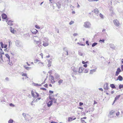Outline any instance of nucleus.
I'll return each mask as SVG.
<instances>
[{
	"instance_id": "nucleus-1",
	"label": "nucleus",
	"mask_w": 123,
	"mask_h": 123,
	"mask_svg": "<svg viewBox=\"0 0 123 123\" xmlns=\"http://www.w3.org/2000/svg\"><path fill=\"white\" fill-rule=\"evenodd\" d=\"M31 96L33 98H37L39 97L38 93L36 91L32 90L31 91Z\"/></svg>"
},
{
	"instance_id": "nucleus-2",
	"label": "nucleus",
	"mask_w": 123,
	"mask_h": 123,
	"mask_svg": "<svg viewBox=\"0 0 123 123\" xmlns=\"http://www.w3.org/2000/svg\"><path fill=\"white\" fill-rule=\"evenodd\" d=\"M43 45L44 47H46L48 46L49 45L48 43V39H44L43 40Z\"/></svg>"
},
{
	"instance_id": "nucleus-3",
	"label": "nucleus",
	"mask_w": 123,
	"mask_h": 123,
	"mask_svg": "<svg viewBox=\"0 0 123 123\" xmlns=\"http://www.w3.org/2000/svg\"><path fill=\"white\" fill-rule=\"evenodd\" d=\"M22 115L26 119H28L31 118V116L28 114L24 113Z\"/></svg>"
},
{
	"instance_id": "nucleus-4",
	"label": "nucleus",
	"mask_w": 123,
	"mask_h": 123,
	"mask_svg": "<svg viewBox=\"0 0 123 123\" xmlns=\"http://www.w3.org/2000/svg\"><path fill=\"white\" fill-rule=\"evenodd\" d=\"M91 24L90 23L88 22H86L84 23V26L86 28H88L90 27Z\"/></svg>"
},
{
	"instance_id": "nucleus-5",
	"label": "nucleus",
	"mask_w": 123,
	"mask_h": 123,
	"mask_svg": "<svg viewBox=\"0 0 123 123\" xmlns=\"http://www.w3.org/2000/svg\"><path fill=\"white\" fill-rule=\"evenodd\" d=\"M113 21L114 25L116 26H118L120 25V24L118 20L117 19L114 20Z\"/></svg>"
},
{
	"instance_id": "nucleus-6",
	"label": "nucleus",
	"mask_w": 123,
	"mask_h": 123,
	"mask_svg": "<svg viewBox=\"0 0 123 123\" xmlns=\"http://www.w3.org/2000/svg\"><path fill=\"white\" fill-rule=\"evenodd\" d=\"M34 43L37 45L38 47H40L41 46V42L40 41H34Z\"/></svg>"
},
{
	"instance_id": "nucleus-7",
	"label": "nucleus",
	"mask_w": 123,
	"mask_h": 123,
	"mask_svg": "<svg viewBox=\"0 0 123 123\" xmlns=\"http://www.w3.org/2000/svg\"><path fill=\"white\" fill-rule=\"evenodd\" d=\"M121 70L119 68H117V71L115 75L116 76H117L119 74V73L121 72Z\"/></svg>"
},
{
	"instance_id": "nucleus-8",
	"label": "nucleus",
	"mask_w": 123,
	"mask_h": 123,
	"mask_svg": "<svg viewBox=\"0 0 123 123\" xmlns=\"http://www.w3.org/2000/svg\"><path fill=\"white\" fill-rule=\"evenodd\" d=\"M31 31L33 34H36L38 32V31L37 30L34 29H33L31 30Z\"/></svg>"
},
{
	"instance_id": "nucleus-9",
	"label": "nucleus",
	"mask_w": 123,
	"mask_h": 123,
	"mask_svg": "<svg viewBox=\"0 0 123 123\" xmlns=\"http://www.w3.org/2000/svg\"><path fill=\"white\" fill-rule=\"evenodd\" d=\"M53 104V100H51L49 101L48 103H47V106L49 107L52 105Z\"/></svg>"
},
{
	"instance_id": "nucleus-10",
	"label": "nucleus",
	"mask_w": 123,
	"mask_h": 123,
	"mask_svg": "<svg viewBox=\"0 0 123 123\" xmlns=\"http://www.w3.org/2000/svg\"><path fill=\"white\" fill-rule=\"evenodd\" d=\"M84 68L82 67H80L79 69V73H82L83 71Z\"/></svg>"
},
{
	"instance_id": "nucleus-11",
	"label": "nucleus",
	"mask_w": 123,
	"mask_h": 123,
	"mask_svg": "<svg viewBox=\"0 0 123 123\" xmlns=\"http://www.w3.org/2000/svg\"><path fill=\"white\" fill-rule=\"evenodd\" d=\"M38 62V63H40L42 65H43V63L40 62V61L39 60L37 59H36L34 60V62L35 63H37V62Z\"/></svg>"
},
{
	"instance_id": "nucleus-12",
	"label": "nucleus",
	"mask_w": 123,
	"mask_h": 123,
	"mask_svg": "<svg viewBox=\"0 0 123 123\" xmlns=\"http://www.w3.org/2000/svg\"><path fill=\"white\" fill-rule=\"evenodd\" d=\"M63 82V80L62 79H60L58 80V85H60L62 84Z\"/></svg>"
},
{
	"instance_id": "nucleus-13",
	"label": "nucleus",
	"mask_w": 123,
	"mask_h": 123,
	"mask_svg": "<svg viewBox=\"0 0 123 123\" xmlns=\"http://www.w3.org/2000/svg\"><path fill=\"white\" fill-rule=\"evenodd\" d=\"M1 16L2 18L4 19H6L7 17V15L4 13L2 14Z\"/></svg>"
},
{
	"instance_id": "nucleus-14",
	"label": "nucleus",
	"mask_w": 123,
	"mask_h": 123,
	"mask_svg": "<svg viewBox=\"0 0 123 123\" xmlns=\"http://www.w3.org/2000/svg\"><path fill=\"white\" fill-rule=\"evenodd\" d=\"M49 98L51 100H53V101L54 103H56L57 101L56 99H55L54 98H52L50 96H49Z\"/></svg>"
},
{
	"instance_id": "nucleus-15",
	"label": "nucleus",
	"mask_w": 123,
	"mask_h": 123,
	"mask_svg": "<svg viewBox=\"0 0 123 123\" xmlns=\"http://www.w3.org/2000/svg\"><path fill=\"white\" fill-rule=\"evenodd\" d=\"M104 89L105 90H108V85L107 83L104 84Z\"/></svg>"
},
{
	"instance_id": "nucleus-16",
	"label": "nucleus",
	"mask_w": 123,
	"mask_h": 123,
	"mask_svg": "<svg viewBox=\"0 0 123 123\" xmlns=\"http://www.w3.org/2000/svg\"><path fill=\"white\" fill-rule=\"evenodd\" d=\"M123 79V77L121 75H119L117 77V80H119L120 81H122Z\"/></svg>"
},
{
	"instance_id": "nucleus-17",
	"label": "nucleus",
	"mask_w": 123,
	"mask_h": 123,
	"mask_svg": "<svg viewBox=\"0 0 123 123\" xmlns=\"http://www.w3.org/2000/svg\"><path fill=\"white\" fill-rule=\"evenodd\" d=\"M96 71V69H94L91 70L90 71V74H92Z\"/></svg>"
},
{
	"instance_id": "nucleus-18",
	"label": "nucleus",
	"mask_w": 123,
	"mask_h": 123,
	"mask_svg": "<svg viewBox=\"0 0 123 123\" xmlns=\"http://www.w3.org/2000/svg\"><path fill=\"white\" fill-rule=\"evenodd\" d=\"M7 24L11 26L12 25H13L12 21L11 20H9L8 21Z\"/></svg>"
},
{
	"instance_id": "nucleus-19",
	"label": "nucleus",
	"mask_w": 123,
	"mask_h": 123,
	"mask_svg": "<svg viewBox=\"0 0 123 123\" xmlns=\"http://www.w3.org/2000/svg\"><path fill=\"white\" fill-rule=\"evenodd\" d=\"M120 96V95H119L117 96L115 98V100L114 101V103H115L116 100L119 98Z\"/></svg>"
},
{
	"instance_id": "nucleus-20",
	"label": "nucleus",
	"mask_w": 123,
	"mask_h": 123,
	"mask_svg": "<svg viewBox=\"0 0 123 123\" xmlns=\"http://www.w3.org/2000/svg\"><path fill=\"white\" fill-rule=\"evenodd\" d=\"M94 13L95 14H98L99 12L97 9L96 8L93 11Z\"/></svg>"
},
{
	"instance_id": "nucleus-21",
	"label": "nucleus",
	"mask_w": 123,
	"mask_h": 123,
	"mask_svg": "<svg viewBox=\"0 0 123 123\" xmlns=\"http://www.w3.org/2000/svg\"><path fill=\"white\" fill-rule=\"evenodd\" d=\"M76 118V117L75 118L73 119V118L71 117H69L68 118V121L69 122L70 121H71L72 120H75Z\"/></svg>"
},
{
	"instance_id": "nucleus-22",
	"label": "nucleus",
	"mask_w": 123,
	"mask_h": 123,
	"mask_svg": "<svg viewBox=\"0 0 123 123\" xmlns=\"http://www.w3.org/2000/svg\"><path fill=\"white\" fill-rule=\"evenodd\" d=\"M115 113V111L113 110H111L109 112V114L110 115H113Z\"/></svg>"
},
{
	"instance_id": "nucleus-23",
	"label": "nucleus",
	"mask_w": 123,
	"mask_h": 123,
	"mask_svg": "<svg viewBox=\"0 0 123 123\" xmlns=\"http://www.w3.org/2000/svg\"><path fill=\"white\" fill-rule=\"evenodd\" d=\"M110 86L112 88L114 89L116 88V87L114 84H111Z\"/></svg>"
},
{
	"instance_id": "nucleus-24",
	"label": "nucleus",
	"mask_w": 123,
	"mask_h": 123,
	"mask_svg": "<svg viewBox=\"0 0 123 123\" xmlns=\"http://www.w3.org/2000/svg\"><path fill=\"white\" fill-rule=\"evenodd\" d=\"M22 75L23 76H25L26 77V78H28V77L27 76V74L26 73H23L22 74Z\"/></svg>"
},
{
	"instance_id": "nucleus-25",
	"label": "nucleus",
	"mask_w": 123,
	"mask_h": 123,
	"mask_svg": "<svg viewBox=\"0 0 123 123\" xmlns=\"http://www.w3.org/2000/svg\"><path fill=\"white\" fill-rule=\"evenodd\" d=\"M5 55L8 59V60H10V57L9 55L8 54H5Z\"/></svg>"
},
{
	"instance_id": "nucleus-26",
	"label": "nucleus",
	"mask_w": 123,
	"mask_h": 123,
	"mask_svg": "<svg viewBox=\"0 0 123 123\" xmlns=\"http://www.w3.org/2000/svg\"><path fill=\"white\" fill-rule=\"evenodd\" d=\"M24 68L27 70H29L31 68L30 67H27L26 66H24Z\"/></svg>"
},
{
	"instance_id": "nucleus-27",
	"label": "nucleus",
	"mask_w": 123,
	"mask_h": 123,
	"mask_svg": "<svg viewBox=\"0 0 123 123\" xmlns=\"http://www.w3.org/2000/svg\"><path fill=\"white\" fill-rule=\"evenodd\" d=\"M73 70L74 72H77L78 68H74Z\"/></svg>"
},
{
	"instance_id": "nucleus-28",
	"label": "nucleus",
	"mask_w": 123,
	"mask_h": 123,
	"mask_svg": "<svg viewBox=\"0 0 123 123\" xmlns=\"http://www.w3.org/2000/svg\"><path fill=\"white\" fill-rule=\"evenodd\" d=\"M88 70L87 69H84L83 70V72L84 73H87L88 72Z\"/></svg>"
},
{
	"instance_id": "nucleus-29",
	"label": "nucleus",
	"mask_w": 123,
	"mask_h": 123,
	"mask_svg": "<svg viewBox=\"0 0 123 123\" xmlns=\"http://www.w3.org/2000/svg\"><path fill=\"white\" fill-rule=\"evenodd\" d=\"M11 31L13 33H14L15 32V31L13 29L12 27H11Z\"/></svg>"
},
{
	"instance_id": "nucleus-30",
	"label": "nucleus",
	"mask_w": 123,
	"mask_h": 123,
	"mask_svg": "<svg viewBox=\"0 0 123 123\" xmlns=\"http://www.w3.org/2000/svg\"><path fill=\"white\" fill-rule=\"evenodd\" d=\"M13 122V120L11 119H10L8 121V123H12Z\"/></svg>"
},
{
	"instance_id": "nucleus-31",
	"label": "nucleus",
	"mask_w": 123,
	"mask_h": 123,
	"mask_svg": "<svg viewBox=\"0 0 123 123\" xmlns=\"http://www.w3.org/2000/svg\"><path fill=\"white\" fill-rule=\"evenodd\" d=\"M97 44V43H92V47H93L96 45Z\"/></svg>"
},
{
	"instance_id": "nucleus-32",
	"label": "nucleus",
	"mask_w": 123,
	"mask_h": 123,
	"mask_svg": "<svg viewBox=\"0 0 123 123\" xmlns=\"http://www.w3.org/2000/svg\"><path fill=\"white\" fill-rule=\"evenodd\" d=\"M0 44L1 45V46L2 48H4V44L2 42H1L0 43Z\"/></svg>"
},
{
	"instance_id": "nucleus-33",
	"label": "nucleus",
	"mask_w": 123,
	"mask_h": 123,
	"mask_svg": "<svg viewBox=\"0 0 123 123\" xmlns=\"http://www.w3.org/2000/svg\"><path fill=\"white\" fill-rule=\"evenodd\" d=\"M122 88H123V85L120 84L119 86V89H121Z\"/></svg>"
},
{
	"instance_id": "nucleus-34",
	"label": "nucleus",
	"mask_w": 123,
	"mask_h": 123,
	"mask_svg": "<svg viewBox=\"0 0 123 123\" xmlns=\"http://www.w3.org/2000/svg\"><path fill=\"white\" fill-rule=\"evenodd\" d=\"M99 16L101 18H104V16L103 15L101 14V13H100Z\"/></svg>"
},
{
	"instance_id": "nucleus-35",
	"label": "nucleus",
	"mask_w": 123,
	"mask_h": 123,
	"mask_svg": "<svg viewBox=\"0 0 123 123\" xmlns=\"http://www.w3.org/2000/svg\"><path fill=\"white\" fill-rule=\"evenodd\" d=\"M88 63V61H86V62H85L84 61H83L82 62V63L83 64H85L87 63Z\"/></svg>"
},
{
	"instance_id": "nucleus-36",
	"label": "nucleus",
	"mask_w": 123,
	"mask_h": 123,
	"mask_svg": "<svg viewBox=\"0 0 123 123\" xmlns=\"http://www.w3.org/2000/svg\"><path fill=\"white\" fill-rule=\"evenodd\" d=\"M35 27L36 28L38 29H40V27L38 25H36L35 26Z\"/></svg>"
},
{
	"instance_id": "nucleus-37",
	"label": "nucleus",
	"mask_w": 123,
	"mask_h": 123,
	"mask_svg": "<svg viewBox=\"0 0 123 123\" xmlns=\"http://www.w3.org/2000/svg\"><path fill=\"white\" fill-rule=\"evenodd\" d=\"M74 23V22L73 21H71L69 23V24L70 25H71L72 24H73Z\"/></svg>"
},
{
	"instance_id": "nucleus-38",
	"label": "nucleus",
	"mask_w": 123,
	"mask_h": 123,
	"mask_svg": "<svg viewBox=\"0 0 123 123\" xmlns=\"http://www.w3.org/2000/svg\"><path fill=\"white\" fill-rule=\"evenodd\" d=\"M120 114V113L118 111L116 113V115L117 116H118Z\"/></svg>"
},
{
	"instance_id": "nucleus-39",
	"label": "nucleus",
	"mask_w": 123,
	"mask_h": 123,
	"mask_svg": "<svg viewBox=\"0 0 123 123\" xmlns=\"http://www.w3.org/2000/svg\"><path fill=\"white\" fill-rule=\"evenodd\" d=\"M40 89L42 90H43L44 91H46V89L45 88H40Z\"/></svg>"
},
{
	"instance_id": "nucleus-40",
	"label": "nucleus",
	"mask_w": 123,
	"mask_h": 123,
	"mask_svg": "<svg viewBox=\"0 0 123 123\" xmlns=\"http://www.w3.org/2000/svg\"><path fill=\"white\" fill-rule=\"evenodd\" d=\"M9 105L10 106L14 107V105L12 103L10 104H9Z\"/></svg>"
},
{
	"instance_id": "nucleus-41",
	"label": "nucleus",
	"mask_w": 123,
	"mask_h": 123,
	"mask_svg": "<svg viewBox=\"0 0 123 123\" xmlns=\"http://www.w3.org/2000/svg\"><path fill=\"white\" fill-rule=\"evenodd\" d=\"M40 55L41 56L42 58H43V54L42 53H41L40 54Z\"/></svg>"
},
{
	"instance_id": "nucleus-42",
	"label": "nucleus",
	"mask_w": 123,
	"mask_h": 123,
	"mask_svg": "<svg viewBox=\"0 0 123 123\" xmlns=\"http://www.w3.org/2000/svg\"><path fill=\"white\" fill-rule=\"evenodd\" d=\"M105 92L106 93V94L107 95H109V93H108L109 92H108L107 91H105Z\"/></svg>"
},
{
	"instance_id": "nucleus-43",
	"label": "nucleus",
	"mask_w": 123,
	"mask_h": 123,
	"mask_svg": "<svg viewBox=\"0 0 123 123\" xmlns=\"http://www.w3.org/2000/svg\"><path fill=\"white\" fill-rule=\"evenodd\" d=\"M86 43L87 44V45L88 46L89 45V43L88 41H87L86 42Z\"/></svg>"
},
{
	"instance_id": "nucleus-44",
	"label": "nucleus",
	"mask_w": 123,
	"mask_h": 123,
	"mask_svg": "<svg viewBox=\"0 0 123 123\" xmlns=\"http://www.w3.org/2000/svg\"><path fill=\"white\" fill-rule=\"evenodd\" d=\"M98 0H89V1L91 2H93V1H98Z\"/></svg>"
},
{
	"instance_id": "nucleus-45",
	"label": "nucleus",
	"mask_w": 123,
	"mask_h": 123,
	"mask_svg": "<svg viewBox=\"0 0 123 123\" xmlns=\"http://www.w3.org/2000/svg\"><path fill=\"white\" fill-rule=\"evenodd\" d=\"M49 92L50 94H52L53 93V91H52L50 90Z\"/></svg>"
},
{
	"instance_id": "nucleus-46",
	"label": "nucleus",
	"mask_w": 123,
	"mask_h": 123,
	"mask_svg": "<svg viewBox=\"0 0 123 123\" xmlns=\"http://www.w3.org/2000/svg\"><path fill=\"white\" fill-rule=\"evenodd\" d=\"M79 104L80 106H81L82 105H83V103H82V102H80L79 103Z\"/></svg>"
},
{
	"instance_id": "nucleus-47",
	"label": "nucleus",
	"mask_w": 123,
	"mask_h": 123,
	"mask_svg": "<svg viewBox=\"0 0 123 123\" xmlns=\"http://www.w3.org/2000/svg\"><path fill=\"white\" fill-rule=\"evenodd\" d=\"M104 41H105V40L103 39L102 40L100 39L99 40V42H104Z\"/></svg>"
},
{
	"instance_id": "nucleus-48",
	"label": "nucleus",
	"mask_w": 123,
	"mask_h": 123,
	"mask_svg": "<svg viewBox=\"0 0 123 123\" xmlns=\"http://www.w3.org/2000/svg\"><path fill=\"white\" fill-rule=\"evenodd\" d=\"M44 86L45 87H48V84H46L44 85Z\"/></svg>"
},
{
	"instance_id": "nucleus-49",
	"label": "nucleus",
	"mask_w": 123,
	"mask_h": 123,
	"mask_svg": "<svg viewBox=\"0 0 123 123\" xmlns=\"http://www.w3.org/2000/svg\"><path fill=\"white\" fill-rule=\"evenodd\" d=\"M83 66L85 68H86L87 67V65L86 64H84L83 65Z\"/></svg>"
},
{
	"instance_id": "nucleus-50",
	"label": "nucleus",
	"mask_w": 123,
	"mask_h": 123,
	"mask_svg": "<svg viewBox=\"0 0 123 123\" xmlns=\"http://www.w3.org/2000/svg\"><path fill=\"white\" fill-rule=\"evenodd\" d=\"M81 122L82 123H85V121L84 120H83L81 119Z\"/></svg>"
},
{
	"instance_id": "nucleus-51",
	"label": "nucleus",
	"mask_w": 123,
	"mask_h": 123,
	"mask_svg": "<svg viewBox=\"0 0 123 123\" xmlns=\"http://www.w3.org/2000/svg\"><path fill=\"white\" fill-rule=\"evenodd\" d=\"M121 68L122 70H123V65H122L121 66Z\"/></svg>"
},
{
	"instance_id": "nucleus-52",
	"label": "nucleus",
	"mask_w": 123,
	"mask_h": 123,
	"mask_svg": "<svg viewBox=\"0 0 123 123\" xmlns=\"http://www.w3.org/2000/svg\"><path fill=\"white\" fill-rule=\"evenodd\" d=\"M77 35V34L76 33H74V34H73V36H76Z\"/></svg>"
},
{
	"instance_id": "nucleus-53",
	"label": "nucleus",
	"mask_w": 123,
	"mask_h": 123,
	"mask_svg": "<svg viewBox=\"0 0 123 123\" xmlns=\"http://www.w3.org/2000/svg\"><path fill=\"white\" fill-rule=\"evenodd\" d=\"M99 89L100 90H101L102 91H103V90L102 88H100Z\"/></svg>"
},
{
	"instance_id": "nucleus-54",
	"label": "nucleus",
	"mask_w": 123,
	"mask_h": 123,
	"mask_svg": "<svg viewBox=\"0 0 123 123\" xmlns=\"http://www.w3.org/2000/svg\"><path fill=\"white\" fill-rule=\"evenodd\" d=\"M97 104V102H96L95 101H94V104L95 105Z\"/></svg>"
},
{
	"instance_id": "nucleus-55",
	"label": "nucleus",
	"mask_w": 123,
	"mask_h": 123,
	"mask_svg": "<svg viewBox=\"0 0 123 123\" xmlns=\"http://www.w3.org/2000/svg\"><path fill=\"white\" fill-rule=\"evenodd\" d=\"M7 45H5L4 46V48H6L7 47Z\"/></svg>"
},
{
	"instance_id": "nucleus-56",
	"label": "nucleus",
	"mask_w": 123,
	"mask_h": 123,
	"mask_svg": "<svg viewBox=\"0 0 123 123\" xmlns=\"http://www.w3.org/2000/svg\"><path fill=\"white\" fill-rule=\"evenodd\" d=\"M53 0H49V1H50V3H52V1Z\"/></svg>"
},
{
	"instance_id": "nucleus-57",
	"label": "nucleus",
	"mask_w": 123,
	"mask_h": 123,
	"mask_svg": "<svg viewBox=\"0 0 123 123\" xmlns=\"http://www.w3.org/2000/svg\"><path fill=\"white\" fill-rule=\"evenodd\" d=\"M86 117H83V118H81V119H86Z\"/></svg>"
},
{
	"instance_id": "nucleus-58",
	"label": "nucleus",
	"mask_w": 123,
	"mask_h": 123,
	"mask_svg": "<svg viewBox=\"0 0 123 123\" xmlns=\"http://www.w3.org/2000/svg\"><path fill=\"white\" fill-rule=\"evenodd\" d=\"M41 99V97H39V98H37V99L38 100H40V99Z\"/></svg>"
},
{
	"instance_id": "nucleus-59",
	"label": "nucleus",
	"mask_w": 123,
	"mask_h": 123,
	"mask_svg": "<svg viewBox=\"0 0 123 123\" xmlns=\"http://www.w3.org/2000/svg\"><path fill=\"white\" fill-rule=\"evenodd\" d=\"M26 63L28 66H30V64H28V62H27Z\"/></svg>"
},
{
	"instance_id": "nucleus-60",
	"label": "nucleus",
	"mask_w": 123,
	"mask_h": 123,
	"mask_svg": "<svg viewBox=\"0 0 123 123\" xmlns=\"http://www.w3.org/2000/svg\"><path fill=\"white\" fill-rule=\"evenodd\" d=\"M78 108L82 110L83 109V108L82 107H79Z\"/></svg>"
},
{
	"instance_id": "nucleus-61",
	"label": "nucleus",
	"mask_w": 123,
	"mask_h": 123,
	"mask_svg": "<svg viewBox=\"0 0 123 123\" xmlns=\"http://www.w3.org/2000/svg\"><path fill=\"white\" fill-rule=\"evenodd\" d=\"M50 57V56L49 55H48V56H47L46 57L47 58H49Z\"/></svg>"
},
{
	"instance_id": "nucleus-62",
	"label": "nucleus",
	"mask_w": 123,
	"mask_h": 123,
	"mask_svg": "<svg viewBox=\"0 0 123 123\" xmlns=\"http://www.w3.org/2000/svg\"><path fill=\"white\" fill-rule=\"evenodd\" d=\"M72 13L73 14H75V12L74 11H73Z\"/></svg>"
},
{
	"instance_id": "nucleus-63",
	"label": "nucleus",
	"mask_w": 123,
	"mask_h": 123,
	"mask_svg": "<svg viewBox=\"0 0 123 123\" xmlns=\"http://www.w3.org/2000/svg\"><path fill=\"white\" fill-rule=\"evenodd\" d=\"M111 93V94H113L114 93V92L113 91H112Z\"/></svg>"
},
{
	"instance_id": "nucleus-64",
	"label": "nucleus",
	"mask_w": 123,
	"mask_h": 123,
	"mask_svg": "<svg viewBox=\"0 0 123 123\" xmlns=\"http://www.w3.org/2000/svg\"><path fill=\"white\" fill-rule=\"evenodd\" d=\"M51 123H57L56 122H51Z\"/></svg>"
}]
</instances>
